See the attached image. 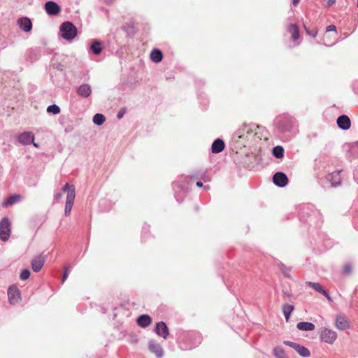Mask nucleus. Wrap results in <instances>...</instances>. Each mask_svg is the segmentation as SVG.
<instances>
[{"label":"nucleus","mask_w":358,"mask_h":358,"mask_svg":"<svg viewBox=\"0 0 358 358\" xmlns=\"http://www.w3.org/2000/svg\"><path fill=\"white\" fill-rule=\"evenodd\" d=\"M10 234V223L7 217L0 222V239L3 241L8 240Z\"/></svg>","instance_id":"obj_2"},{"label":"nucleus","mask_w":358,"mask_h":358,"mask_svg":"<svg viewBox=\"0 0 358 358\" xmlns=\"http://www.w3.org/2000/svg\"><path fill=\"white\" fill-rule=\"evenodd\" d=\"M303 28L306 32V34L312 37H316V36L317 35V30L316 29H309L306 27V25L303 23Z\"/></svg>","instance_id":"obj_31"},{"label":"nucleus","mask_w":358,"mask_h":358,"mask_svg":"<svg viewBox=\"0 0 358 358\" xmlns=\"http://www.w3.org/2000/svg\"><path fill=\"white\" fill-rule=\"evenodd\" d=\"M294 307L292 305L284 304L282 306V311L286 321H288L292 312L294 310Z\"/></svg>","instance_id":"obj_25"},{"label":"nucleus","mask_w":358,"mask_h":358,"mask_svg":"<svg viewBox=\"0 0 358 358\" xmlns=\"http://www.w3.org/2000/svg\"><path fill=\"white\" fill-rule=\"evenodd\" d=\"M34 136L30 131H25L24 133H22L18 136L19 142L24 145L31 144L34 141Z\"/></svg>","instance_id":"obj_14"},{"label":"nucleus","mask_w":358,"mask_h":358,"mask_svg":"<svg viewBox=\"0 0 358 358\" xmlns=\"http://www.w3.org/2000/svg\"><path fill=\"white\" fill-rule=\"evenodd\" d=\"M150 58L153 62L158 63L162 61L163 54L161 50L155 49L150 53Z\"/></svg>","instance_id":"obj_22"},{"label":"nucleus","mask_w":358,"mask_h":358,"mask_svg":"<svg viewBox=\"0 0 358 358\" xmlns=\"http://www.w3.org/2000/svg\"><path fill=\"white\" fill-rule=\"evenodd\" d=\"M20 200V196L18 194H14L9 196L4 202L3 206H8L17 203Z\"/></svg>","instance_id":"obj_24"},{"label":"nucleus","mask_w":358,"mask_h":358,"mask_svg":"<svg viewBox=\"0 0 358 358\" xmlns=\"http://www.w3.org/2000/svg\"><path fill=\"white\" fill-rule=\"evenodd\" d=\"M288 31L292 34V38L296 41L299 37V27L296 24H292L288 27Z\"/></svg>","instance_id":"obj_21"},{"label":"nucleus","mask_w":358,"mask_h":358,"mask_svg":"<svg viewBox=\"0 0 358 358\" xmlns=\"http://www.w3.org/2000/svg\"><path fill=\"white\" fill-rule=\"evenodd\" d=\"M8 296L10 303L15 304L20 300V292L15 285H11L8 289Z\"/></svg>","instance_id":"obj_5"},{"label":"nucleus","mask_w":358,"mask_h":358,"mask_svg":"<svg viewBox=\"0 0 358 358\" xmlns=\"http://www.w3.org/2000/svg\"><path fill=\"white\" fill-rule=\"evenodd\" d=\"M320 337L322 341L332 344L337 338V334L332 329L324 328L321 330Z\"/></svg>","instance_id":"obj_3"},{"label":"nucleus","mask_w":358,"mask_h":358,"mask_svg":"<svg viewBox=\"0 0 358 358\" xmlns=\"http://www.w3.org/2000/svg\"><path fill=\"white\" fill-rule=\"evenodd\" d=\"M69 268H66L65 270H64V275H63V278H62V282L64 283V281L66 280V278H68V275H69Z\"/></svg>","instance_id":"obj_35"},{"label":"nucleus","mask_w":358,"mask_h":358,"mask_svg":"<svg viewBox=\"0 0 358 358\" xmlns=\"http://www.w3.org/2000/svg\"><path fill=\"white\" fill-rule=\"evenodd\" d=\"M122 116H123V113H120H120H117V118H118V119L122 118Z\"/></svg>","instance_id":"obj_41"},{"label":"nucleus","mask_w":358,"mask_h":358,"mask_svg":"<svg viewBox=\"0 0 358 358\" xmlns=\"http://www.w3.org/2000/svg\"><path fill=\"white\" fill-rule=\"evenodd\" d=\"M148 349L151 352L155 354L157 358H162L164 356V350L156 341L150 340L149 341Z\"/></svg>","instance_id":"obj_6"},{"label":"nucleus","mask_w":358,"mask_h":358,"mask_svg":"<svg viewBox=\"0 0 358 358\" xmlns=\"http://www.w3.org/2000/svg\"><path fill=\"white\" fill-rule=\"evenodd\" d=\"M45 9L50 15H57L61 12L60 6L56 2L52 1L45 3Z\"/></svg>","instance_id":"obj_7"},{"label":"nucleus","mask_w":358,"mask_h":358,"mask_svg":"<svg viewBox=\"0 0 358 358\" xmlns=\"http://www.w3.org/2000/svg\"><path fill=\"white\" fill-rule=\"evenodd\" d=\"M272 153L274 157H275L278 159H280L284 155V149L282 146H275L273 148Z\"/></svg>","instance_id":"obj_26"},{"label":"nucleus","mask_w":358,"mask_h":358,"mask_svg":"<svg viewBox=\"0 0 358 358\" xmlns=\"http://www.w3.org/2000/svg\"><path fill=\"white\" fill-rule=\"evenodd\" d=\"M327 36H324V41L325 43H326V38H327Z\"/></svg>","instance_id":"obj_44"},{"label":"nucleus","mask_w":358,"mask_h":358,"mask_svg":"<svg viewBox=\"0 0 358 358\" xmlns=\"http://www.w3.org/2000/svg\"><path fill=\"white\" fill-rule=\"evenodd\" d=\"M208 188H209L208 186L205 187V189H208Z\"/></svg>","instance_id":"obj_45"},{"label":"nucleus","mask_w":358,"mask_h":358,"mask_svg":"<svg viewBox=\"0 0 358 358\" xmlns=\"http://www.w3.org/2000/svg\"><path fill=\"white\" fill-rule=\"evenodd\" d=\"M62 197V192H59V193H57V194L55 195V198H54V199H55V201H58V200H59Z\"/></svg>","instance_id":"obj_37"},{"label":"nucleus","mask_w":358,"mask_h":358,"mask_svg":"<svg viewBox=\"0 0 358 358\" xmlns=\"http://www.w3.org/2000/svg\"><path fill=\"white\" fill-rule=\"evenodd\" d=\"M33 143L34 146L36 147V148H38V143H34V141L31 143Z\"/></svg>","instance_id":"obj_43"},{"label":"nucleus","mask_w":358,"mask_h":358,"mask_svg":"<svg viewBox=\"0 0 358 358\" xmlns=\"http://www.w3.org/2000/svg\"><path fill=\"white\" fill-rule=\"evenodd\" d=\"M17 24L20 29L24 32H29L32 29V22L31 20L27 17L19 18Z\"/></svg>","instance_id":"obj_11"},{"label":"nucleus","mask_w":358,"mask_h":358,"mask_svg":"<svg viewBox=\"0 0 358 358\" xmlns=\"http://www.w3.org/2000/svg\"><path fill=\"white\" fill-rule=\"evenodd\" d=\"M106 118L105 116L100 113H96L93 117V122L96 125H101L105 122Z\"/></svg>","instance_id":"obj_28"},{"label":"nucleus","mask_w":358,"mask_h":358,"mask_svg":"<svg viewBox=\"0 0 358 358\" xmlns=\"http://www.w3.org/2000/svg\"><path fill=\"white\" fill-rule=\"evenodd\" d=\"M357 7H358V0H357Z\"/></svg>","instance_id":"obj_46"},{"label":"nucleus","mask_w":358,"mask_h":358,"mask_svg":"<svg viewBox=\"0 0 358 358\" xmlns=\"http://www.w3.org/2000/svg\"><path fill=\"white\" fill-rule=\"evenodd\" d=\"M29 276H30V271L29 269H27V268L22 270L20 275V278L22 280H27L29 278Z\"/></svg>","instance_id":"obj_32"},{"label":"nucleus","mask_w":358,"mask_h":358,"mask_svg":"<svg viewBox=\"0 0 358 358\" xmlns=\"http://www.w3.org/2000/svg\"><path fill=\"white\" fill-rule=\"evenodd\" d=\"M47 112L49 113L57 115L60 113V108L55 104H52L48 107Z\"/></svg>","instance_id":"obj_30"},{"label":"nucleus","mask_w":358,"mask_h":358,"mask_svg":"<svg viewBox=\"0 0 358 358\" xmlns=\"http://www.w3.org/2000/svg\"><path fill=\"white\" fill-rule=\"evenodd\" d=\"M45 262L44 256L39 255L34 257L31 261V267L34 272H38L43 266Z\"/></svg>","instance_id":"obj_12"},{"label":"nucleus","mask_w":358,"mask_h":358,"mask_svg":"<svg viewBox=\"0 0 358 358\" xmlns=\"http://www.w3.org/2000/svg\"><path fill=\"white\" fill-rule=\"evenodd\" d=\"M343 273H345L346 275H349L352 271V266H350V264H345L343 266Z\"/></svg>","instance_id":"obj_34"},{"label":"nucleus","mask_w":358,"mask_h":358,"mask_svg":"<svg viewBox=\"0 0 358 358\" xmlns=\"http://www.w3.org/2000/svg\"><path fill=\"white\" fill-rule=\"evenodd\" d=\"M225 147V144L223 140L217 138L212 144L211 151L213 153L217 154L221 152Z\"/></svg>","instance_id":"obj_18"},{"label":"nucleus","mask_w":358,"mask_h":358,"mask_svg":"<svg viewBox=\"0 0 358 358\" xmlns=\"http://www.w3.org/2000/svg\"><path fill=\"white\" fill-rule=\"evenodd\" d=\"M326 31L327 32H329V31H336V27L335 25H329L327 27V29H326Z\"/></svg>","instance_id":"obj_36"},{"label":"nucleus","mask_w":358,"mask_h":358,"mask_svg":"<svg viewBox=\"0 0 358 358\" xmlns=\"http://www.w3.org/2000/svg\"><path fill=\"white\" fill-rule=\"evenodd\" d=\"M73 189L74 193H76L75 187L73 185H70L69 183H66L62 189V192H67V194L71 189Z\"/></svg>","instance_id":"obj_33"},{"label":"nucleus","mask_w":358,"mask_h":358,"mask_svg":"<svg viewBox=\"0 0 358 358\" xmlns=\"http://www.w3.org/2000/svg\"><path fill=\"white\" fill-rule=\"evenodd\" d=\"M90 50L94 55H99L101 52V43L99 41H94L90 45Z\"/></svg>","instance_id":"obj_23"},{"label":"nucleus","mask_w":358,"mask_h":358,"mask_svg":"<svg viewBox=\"0 0 358 358\" xmlns=\"http://www.w3.org/2000/svg\"><path fill=\"white\" fill-rule=\"evenodd\" d=\"M336 2V0H327V3L329 6H332Z\"/></svg>","instance_id":"obj_39"},{"label":"nucleus","mask_w":358,"mask_h":358,"mask_svg":"<svg viewBox=\"0 0 358 358\" xmlns=\"http://www.w3.org/2000/svg\"><path fill=\"white\" fill-rule=\"evenodd\" d=\"M152 322L151 317L148 315H142L137 319V324L139 327L145 328L148 327Z\"/></svg>","instance_id":"obj_19"},{"label":"nucleus","mask_w":358,"mask_h":358,"mask_svg":"<svg viewBox=\"0 0 358 358\" xmlns=\"http://www.w3.org/2000/svg\"><path fill=\"white\" fill-rule=\"evenodd\" d=\"M327 178L331 182L332 187H338L341 183V177L338 171L329 174Z\"/></svg>","instance_id":"obj_15"},{"label":"nucleus","mask_w":358,"mask_h":358,"mask_svg":"<svg viewBox=\"0 0 358 358\" xmlns=\"http://www.w3.org/2000/svg\"><path fill=\"white\" fill-rule=\"evenodd\" d=\"M155 331L158 336L163 337L164 339H167L169 334V329L164 322H159L156 324Z\"/></svg>","instance_id":"obj_10"},{"label":"nucleus","mask_w":358,"mask_h":358,"mask_svg":"<svg viewBox=\"0 0 358 358\" xmlns=\"http://www.w3.org/2000/svg\"><path fill=\"white\" fill-rule=\"evenodd\" d=\"M273 181L275 185L283 187L288 183V178L284 173L277 172L273 175Z\"/></svg>","instance_id":"obj_8"},{"label":"nucleus","mask_w":358,"mask_h":358,"mask_svg":"<svg viewBox=\"0 0 358 358\" xmlns=\"http://www.w3.org/2000/svg\"><path fill=\"white\" fill-rule=\"evenodd\" d=\"M284 344L294 349L299 353V355H300L303 357H308L310 355V352L307 348L301 345L296 343L285 341H284Z\"/></svg>","instance_id":"obj_4"},{"label":"nucleus","mask_w":358,"mask_h":358,"mask_svg":"<svg viewBox=\"0 0 358 358\" xmlns=\"http://www.w3.org/2000/svg\"><path fill=\"white\" fill-rule=\"evenodd\" d=\"M273 355L277 358H288L285 350L281 347H275L273 349Z\"/></svg>","instance_id":"obj_27"},{"label":"nucleus","mask_w":358,"mask_h":358,"mask_svg":"<svg viewBox=\"0 0 358 358\" xmlns=\"http://www.w3.org/2000/svg\"><path fill=\"white\" fill-rule=\"evenodd\" d=\"M77 94L82 97L87 98L92 94V88L88 84H83L78 87Z\"/></svg>","instance_id":"obj_16"},{"label":"nucleus","mask_w":358,"mask_h":358,"mask_svg":"<svg viewBox=\"0 0 358 358\" xmlns=\"http://www.w3.org/2000/svg\"><path fill=\"white\" fill-rule=\"evenodd\" d=\"M196 186L199 187H203V183L201 181H198L196 182Z\"/></svg>","instance_id":"obj_40"},{"label":"nucleus","mask_w":358,"mask_h":358,"mask_svg":"<svg viewBox=\"0 0 358 358\" xmlns=\"http://www.w3.org/2000/svg\"><path fill=\"white\" fill-rule=\"evenodd\" d=\"M300 0H292V3L294 6H296Z\"/></svg>","instance_id":"obj_42"},{"label":"nucleus","mask_w":358,"mask_h":358,"mask_svg":"<svg viewBox=\"0 0 358 358\" xmlns=\"http://www.w3.org/2000/svg\"><path fill=\"white\" fill-rule=\"evenodd\" d=\"M76 197V193H74L73 189H72L69 193L66 196L65 208H64V214L66 216L70 215L71 211L72 210V207L73 205V202Z\"/></svg>","instance_id":"obj_9"},{"label":"nucleus","mask_w":358,"mask_h":358,"mask_svg":"<svg viewBox=\"0 0 358 358\" xmlns=\"http://www.w3.org/2000/svg\"><path fill=\"white\" fill-rule=\"evenodd\" d=\"M296 327L301 331H313L315 329V325L312 322H300L296 324Z\"/></svg>","instance_id":"obj_20"},{"label":"nucleus","mask_w":358,"mask_h":358,"mask_svg":"<svg viewBox=\"0 0 358 358\" xmlns=\"http://www.w3.org/2000/svg\"><path fill=\"white\" fill-rule=\"evenodd\" d=\"M336 122L338 127L343 130H347L350 129L351 126L350 120L349 117L345 115H342L339 116L337 119Z\"/></svg>","instance_id":"obj_13"},{"label":"nucleus","mask_w":358,"mask_h":358,"mask_svg":"<svg viewBox=\"0 0 358 358\" xmlns=\"http://www.w3.org/2000/svg\"><path fill=\"white\" fill-rule=\"evenodd\" d=\"M61 36L63 38L71 41L77 35L76 27L70 22H63L59 27Z\"/></svg>","instance_id":"obj_1"},{"label":"nucleus","mask_w":358,"mask_h":358,"mask_svg":"<svg viewBox=\"0 0 358 358\" xmlns=\"http://www.w3.org/2000/svg\"><path fill=\"white\" fill-rule=\"evenodd\" d=\"M322 294H323L329 301H331V298L327 291L324 290Z\"/></svg>","instance_id":"obj_38"},{"label":"nucleus","mask_w":358,"mask_h":358,"mask_svg":"<svg viewBox=\"0 0 358 358\" xmlns=\"http://www.w3.org/2000/svg\"><path fill=\"white\" fill-rule=\"evenodd\" d=\"M335 324L336 327L341 330H345L349 327V323L347 319L341 315H338L336 317Z\"/></svg>","instance_id":"obj_17"},{"label":"nucleus","mask_w":358,"mask_h":358,"mask_svg":"<svg viewBox=\"0 0 358 358\" xmlns=\"http://www.w3.org/2000/svg\"><path fill=\"white\" fill-rule=\"evenodd\" d=\"M306 284L314 289L315 291L322 294V292L324 291L322 286L318 283V282H307Z\"/></svg>","instance_id":"obj_29"}]
</instances>
